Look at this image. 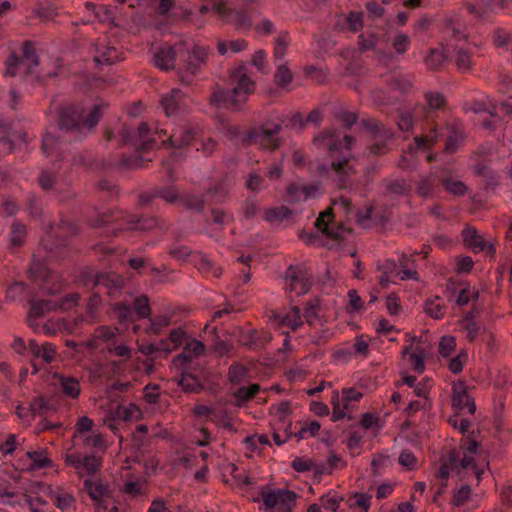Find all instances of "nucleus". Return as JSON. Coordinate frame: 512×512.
<instances>
[{"label": "nucleus", "mask_w": 512, "mask_h": 512, "mask_svg": "<svg viewBox=\"0 0 512 512\" xmlns=\"http://www.w3.org/2000/svg\"><path fill=\"white\" fill-rule=\"evenodd\" d=\"M90 225L102 229L106 237H128L132 232H146L154 228L163 231L158 219L139 217L119 209L98 214L95 219L90 221Z\"/></svg>", "instance_id": "obj_9"}, {"label": "nucleus", "mask_w": 512, "mask_h": 512, "mask_svg": "<svg viewBox=\"0 0 512 512\" xmlns=\"http://www.w3.org/2000/svg\"><path fill=\"white\" fill-rule=\"evenodd\" d=\"M227 189L219 183L210 187L204 195L185 193L180 195L174 185H162L152 191L142 193L139 197L140 206H149L156 198H162L167 203H179L191 210L202 211L205 205L220 203L225 200Z\"/></svg>", "instance_id": "obj_8"}, {"label": "nucleus", "mask_w": 512, "mask_h": 512, "mask_svg": "<svg viewBox=\"0 0 512 512\" xmlns=\"http://www.w3.org/2000/svg\"><path fill=\"white\" fill-rule=\"evenodd\" d=\"M467 9L470 14L483 19L498 11L512 13V0H474L467 4Z\"/></svg>", "instance_id": "obj_28"}, {"label": "nucleus", "mask_w": 512, "mask_h": 512, "mask_svg": "<svg viewBox=\"0 0 512 512\" xmlns=\"http://www.w3.org/2000/svg\"><path fill=\"white\" fill-rule=\"evenodd\" d=\"M291 212L288 208L281 206L276 208L268 209L265 212V218L266 220L270 222H277L284 220L290 216Z\"/></svg>", "instance_id": "obj_61"}, {"label": "nucleus", "mask_w": 512, "mask_h": 512, "mask_svg": "<svg viewBox=\"0 0 512 512\" xmlns=\"http://www.w3.org/2000/svg\"><path fill=\"white\" fill-rule=\"evenodd\" d=\"M208 53L204 47L196 46L190 52L184 51L182 43H176L174 46L167 44L161 45L154 54L155 65L162 70L175 69L178 61H184L187 69L186 74H181V81L187 84L191 83L188 74L195 75L202 64L205 63Z\"/></svg>", "instance_id": "obj_10"}, {"label": "nucleus", "mask_w": 512, "mask_h": 512, "mask_svg": "<svg viewBox=\"0 0 512 512\" xmlns=\"http://www.w3.org/2000/svg\"><path fill=\"white\" fill-rule=\"evenodd\" d=\"M26 456L29 460V468L31 470L50 468L53 465L51 458L44 449L27 451Z\"/></svg>", "instance_id": "obj_46"}, {"label": "nucleus", "mask_w": 512, "mask_h": 512, "mask_svg": "<svg viewBox=\"0 0 512 512\" xmlns=\"http://www.w3.org/2000/svg\"><path fill=\"white\" fill-rule=\"evenodd\" d=\"M440 180L444 190L453 196L461 197L468 191L458 172L448 162L440 168Z\"/></svg>", "instance_id": "obj_31"}, {"label": "nucleus", "mask_w": 512, "mask_h": 512, "mask_svg": "<svg viewBox=\"0 0 512 512\" xmlns=\"http://www.w3.org/2000/svg\"><path fill=\"white\" fill-rule=\"evenodd\" d=\"M245 186L252 192H259L266 186L265 179L259 171L251 170L246 176Z\"/></svg>", "instance_id": "obj_54"}, {"label": "nucleus", "mask_w": 512, "mask_h": 512, "mask_svg": "<svg viewBox=\"0 0 512 512\" xmlns=\"http://www.w3.org/2000/svg\"><path fill=\"white\" fill-rule=\"evenodd\" d=\"M363 27V14L361 12H350L337 17L335 28L342 32L356 33Z\"/></svg>", "instance_id": "obj_38"}, {"label": "nucleus", "mask_w": 512, "mask_h": 512, "mask_svg": "<svg viewBox=\"0 0 512 512\" xmlns=\"http://www.w3.org/2000/svg\"><path fill=\"white\" fill-rule=\"evenodd\" d=\"M453 397V407L461 412V413H469L473 414L475 412V404L468 394L467 386L464 381H457L453 384L452 387Z\"/></svg>", "instance_id": "obj_33"}, {"label": "nucleus", "mask_w": 512, "mask_h": 512, "mask_svg": "<svg viewBox=\"0 0 512 512\" xmlns=\"http://www.w3.org/2000/svg\"><path fill=\"white\" fill-rule=\"evenodd\" d=\"M275 80L276 83L281 87L288 85L292 80V73L283 63L277 64Z\"/></svg>", "instance_id": "obj_63"}, {"label": "nucleus", "mask_w": 512, "mask_h": 512, "mask_svg": "<svg viewBox=\"0 0 512 512\" xmlns=\"http://www.w3.org/2000/svg\"><path fill=\"white\" fill-rule=\"evenodd\" d=\"M433 386L432 379L428 377L422 378L415 388L413 389V394L417 396L418 398H423L428 400L429 391Z\"/></svg>", "instance_id": "obj_62"}, {"label": "nucleus", "mask_w": 512, "mask_h": 512, "mask_svg": "<svg viewBox=\"0 0 512 512\" xmlns=\"http://www.w3.org/2000/svg\"><path fill=\"white\" fill-rule=\"evenodd\" d=\"M318 305L315 301H309L305 305L304 313H301V309L294 305L290 311L285 314L274 315L273 324L281 331L282 334L287 333L285 328L292 331L297 330L302 324L304 317L306 321L311 324L312 321L317 317Z\"/></svg>", "instance_id": "obj_17"}, {"label": "nucleus", "mask_w": 512, "mask_h": 512, "mask_svg": "<svg viewBox=\"0 0 512 512\" xmlns=\"http://www.w3.org/2000/svg\"><path fill=\"white\" fill-rule=\"evenodd\" d=\"M418 257L419 253L407 254L403 253L398 260L401 281L413 280L419 281L420 276L418 273Z\"/></svg>", "instance_id": "obj_36"}, {"label": "nucleus", "mask_w": 512, "mask_h": 512, "mask_svg": "<svg viewBox=\"0 0 512 512\" xmlns=\"http://www.w3.org/2000/svg\"><path fill=\"white\" fill-rule=\"evenodd\" d=\"M271 339L272 336L270 332L250 328L244 332L242 342L251 348H261L269 343Z\"/></svg>", "instance_id": "obj_43"}, {"label": "nucleus", "mask_w": 512, "mask_h": 512, "mask_svg": "<svg viewBox=\"0 0 512 512\" xmlns=\"http://www.w3.org/2000/svg\"><path fill=\"white\" fill-rule=\"evenodd\" d=\"M315 226L322 234L335 240L344 238L348 232V229L343 224H339L334 220L331 209L319 214L315 221Z\"/></svg>", "instance_id": "obj_32"}, {"label": "nucleus", "mask_w": 512, "mask_h": 512, "mask_svg": "<svg viewBox=\"0 0 512 512\" xmlns=\"http://www.w3.org/2000/svg\"><path fill=\"white\" fill-rule=\"evenodd\" d=\"M464 243L474 252H486L489 255L495 253V247L492 243L484 239V237L472 226H467L462 231Z\"/></svg>", "instance_id": "obj_34"}, {"label": "nucleus", "mask_w": 512, "mask_h": 512, "mask_svg": "<svg viewBox=\"0 0 512 512\" xmlns=\"http://www.w3.org/2000/svg\"><path fill=\"white\" fill-rule=\"evenodd\" d=\"M248 43L244 39H217V51L221 56L231 57L233 54L244 51Z\"/></svg>", "instance_id": "obj_45"}, {"label": "nucleus", "mask_w": 512, "mask_h": 512, "mask_svg": "<svg viewBox=\"0 0 512 512\" xmlns=\"http://www.w3.org/2000/svg\"><path fill=\"white\" fill-rule=\"evenodd\" d=\"M441 180L440 171L432 172L430 175L422 177L417 184V191L423 197H431L440 191Z\"/></svg>", "instance_id": "obj_41"}, {"label": "nucleus", "mask_w": 512, "mask_h": 512, "mask_svg": "<svg viewBox=\"0 0 512 512\" xmlns=\"http://www.w3.org/2000/svg\"><path fill=\"white\" fill-rule=\"evenodd\" d=\"M461 326L469 342L476 341L485 331V327L477 320L472 311L467 312L462 318Z\"/></svg>", "instance_id": "obj_39"}, {"label": "nucleus", "mask_w": 512, "mask_h": 512, "mask_svg": "<svg viewBox=\"0 0 512 512\" xmlns=\"http://www.w3.org/2000/svg\"><path fill=\"white\" fill-rule=\"evenodd\" d=\"M403 355L408 356L409 364L416 372L422 373L424 371V359L420 352L411 351V346H406L403 350Z\"/></svg>", "instance_id": "obj_56"}, {"label": "nucleus", "mask_w": 512, "mask_h": 512, "mask_svg": "<svg viewBox=\"0 0 512 512\" xmlns=\"http://www.w3.org/2000/svg\"><path fill=\"white\" fill-rule=\"evenodd\" d=\"M94 60L99 64H113L120 60V56L115 47L110 46L105 40L99 41L95 45Z\"/></svg>", "instance_id": "obj_42"}, {"label": "nucleus", "mask_w": 512, "mask_h": 512, "mask_svg": "<svg viewBox=\"0 0 512 512\" xmlns=\"http://www.w3.org/2000/svg\"><path fill=\"white\" fill-rule=\"evenodd\" d=\"M295 498V493L287 490L262 493L263 504L269 512H290L295 505Z\"/></svg>", "instance_id": "obj_24"}, {"label": "nucleus", "mask_w": 512, "mask_h": 512, "mask_svg": "<svg viewBox=\"0 0 512 512\" xmlns=\"http://www.w3.org/2000/svg\"><path fill=\"white\" fill-rule=\"evenodd\" d=\"M95 338L104 341L106 343L105 348L110 354L119 357L121 362L130 359L132 349L123 342L122 338L115 333L114 329L102 326L96 330Z\"/></svg>", "instance_id": "obj_22"}, {"label": "nucleus", "mask_w": 512, "mask_h": 512, "mask_svg": "<svg viewBox=\"0 0 512 512\" xmlns=\"http://www.w3.org/2000/svg\"><path fill=\"white\" fill-rule=\"evenodd\" d=\"M39 56L31 41L23 43L19 53H13L6 62V74L21 78H38Z\"/></svg>", "instance_id": "obj_14"}, {"label": "nucleus", "mask_w": 512, "mask_h": 512, "mask_svg": "<svg viewBox=\"0 0 512 512\" xmlns=\"http://www.w3.org/2000/svg\"><path fill=\"white\" fill-rule=\"evenodd\" d=\"M52 385L62 397L69 400H78L82 392L80 378L68 373H54Z\"/></svg>", "instance_id": "obj_26"}, {"label": "nucleus", "mask_w": 512, "mask_h": 512, "mask_svg": "<svg viewBox=\"0 0 512 512\" xmlns=\"http://www.w3.org/2000/svg\"><path fill=\"white\" fill-rule=\"evenodd\" d=\"M231 89L218 88L211 94V103L218 108L240 109L255 90V82L248 72V65L241 64L231 72Z\"/></svg>", "instance_id": "obj_11"}, {"label": "nucleus", "mask_w": 512, "mask_h": 512, "mask_svg": "<svg viewBox=\"0 0 512 512\" xmlns=\"http://www.w3.org/2000/svg\"><path fill=\"white\" fill-rule=\"evenodd\" d=\"M79 282L84 287L93 290L94 297L91 300L96 304L102 289L107 290V292L111 294L113 290L120 288L122 280L114 272L101 273L92 267H85L80 272Z\"/></svg>", "instance_id": "obj_15"}, {"label": "nucleus", "mask_w": 512, "mask_h": 512, "mask_svg": "<svg viewBox=\"0 0 512 512\" xmlns=\"http://www.w3.org/2000/svg\"><path fill=\"white\" fill-rule=\"evenodd\" d=\"M449 58H452L451 50L449 47L441 49H431L429 54L425 57L426 65L431 69H439Z\"/></svg>", "instance_id": "obj_48"}, {"label": "nucleus", "mask_w": 512, "mask_h": 512, "mask_svg": "<svg viewBox=\"0 0 512 512\" xmlns=\"http://www.w3.org/2000/svg\"><path fill=\"white\" fill-rule=\"evenodd\" d=\"M478 451V443L474 439H467L460 449L449 452L439 468L438 474L441 480H447L451 473H455L466 483L461 485L452 498L454 506H461L468 499L473 481L479 483L485 473V466L475 461Z\"/></svg>", "instance_id": "obj_6"}, {"label": "nucleus", "mask_w": 512, "mask_h": 512, "mask_svg": "<svg viewBox=\"0 0 512 512\" xmlns=\"http://www.w3.org/2000/svg\"><path fill=\"white\" fill-rule=\"evenodd\" d=\"M424 310L430 317L441 319L447 311V306L442 302L440 297H434L426 300Z\"/></svg>", "instance_id": "obj_52"}, {"label": "nucleus", "mask_w": 512, "mask_h": 512, "mask_svg": "<svg viewBox=\"0 0 512 512\" xmlns=\"http://www.w3.org/2000/svg\"><path fill=\"white\" fill-rule=\"evenodd\" d=\"M85 370L92 384L103 385L120 373L122 364L114 360L95 359Z\"/></svg>", "instance_id": "obj_18"}, {"label": "nucleus", "mask_w": 512, "mask_h": 512, "mask_svg": "<svg viewBox=\"0 0 512 512\" xmlns=\"http://www.w3.org/2000/svg\"><path fill=\"white\" fill-rule=\"evenodd\" d=\"M361 398L362 393L354 388L344 389L341 396L334 392L331 399L333 406L332 421L337 422L343 419L346 415L345 411L354 409Z\"/></svg>", "instance_id": "obj_25"}, {"label": "nucleus", "mask_w": 512, "mask_h": 512, "mask_svg": "<svg viewBox=\"0 0 512 512\" xmlns=\"http://www.w3.org/2000/svg\"><path fill=\"white\" fill-rule=\"evenodd\" d=\"M321 506L330 512H337L340 505V498L335 493H327L320 499Z\"/></svg>", "instance_id": "obj_64"}, {"label": "nucleus", "mask_w": 512, "mask_h": 512, "mask_svg": "<svg viewBox=\"0 0 512 512\" xmlns=\"http://www.w3.org/2000/svg\"><path fill=\"white\" fill-rule=\"evenodd\" d=\"M42 492L62 512H70L76 505L74 491L70 487L60 484H47L43 486Z\"/></svg>", "instance_id": "obj_23"}, {"label": "nucleus", "mask_w": 512, "mask_h": 512, "mask_svg": "<svg viewBox=\"0 0 512 512\" xmlns=\"http://www.w3.org/2000/svg\"><path fill=\"white\" fill-rule=\"evenodd\" d=\"M0 291H5L7 300L29 301V326L36 332H43L44 334H53L56 331L49 324L41 321V318L44 317L47 312L57 309L69 310L77 306L80 300L79 295L75 293L67 294L61 298L38 300L30 288L26 287L23 282L18 281L13 282L7 287L0 283Z\"/></svg>", "instance_id": "obj_7"}, {"label": "nucleus", "mask_w": 512, "mask_h": 512, "mask_svg": "<svg viewBox=\"0 0 512 512\" xmlns=\"http://www.w3.org/2000/svg\"><path fill=\"white\" fill-rule=\"evenodd\" d=\"M107 103L99 101L91 106L71 105L61 107L56 122L58 134L47 131L42 139L43 153L53 159V170L42 171L39 184L45 191L61 192L62 183L66 184V168L80 162V158L70 156L66 141L80 140L94 128L107 108Z\"/></svg>", "instance_id": "obj_3"}, {"label": "nucleus", "mask_w": 512, "mask_h": 512, "mask_svg": "<svg viewBox=\"0 0 512 512\" xmlns=\"http://www.w3.org/2000/svg\"><path fill=\"white\" fill-rule=\"evenodd\" d=\"M170 317L167 315H159L154 318H149V325L146 328L148 334L158 335L164 328L169 326Z\"/></svg>", "instance_id": "obj_55"}, {"label": "nucleus", "mask_w": 512, "mask_h": 512, "mask_svg": "<svg viewBox=\"0 0 512 512\" xmlns=\"http://www.w3.org/2000/svg\"><path fill=\"white\" fill-rule=\"evenodd\" d=\"M143 398L148 404H156L160 397L158 384L149 383L142 389Z\"/></svg>", "instance_id": "obj_60"}, {"label": "nucleus", "mask_w": 512, "mask_h": 512, "mask_svg": "<svg viewBox=\"0 0 512 512\" xmlns=\"http://www.w3.org/2000/svg\"><path fill=\"white\" fill-rule=\"evenodd\" d=\"M282 124L292 128H302L306 124V119L301 113H295L290 118L282 119L281 123L267 121L264 125L253 128L246 135L245 140L261 149L274 151L280 147L282 142V137L279 135Z\"/></svg>", "instance_id": "obj_12"}, {"label": "nucleus", "mask_w": 512, "mask_h": 512, "mask_svg": "<svg viewBox=\"0 0 512 512\" xmlns=\"http://www.w3.org/2000/svg\"><path fill=\"white\" fill-rule=\"evenodd\" d=\"M319 194V187L312 184L292 183L288 186L287 197L292 202H301L316 198Z\"/></svg>", "instance_id": "obj_37"}, {"label": "nucleus", "mask_w": 512, "mask_h": 512, "mask_svg": "<svg viewBox=\"0 0 512 512\" xmlns=\"http://www.w3.org/2000/svg\"><path fill=\"white\" fill-rule=\"evenodd\" d=\"M12 347L19 354L23 353L25 350H29L36 360L42 359L44 363H51L56 355L54 345L51 343H43L40 345L35 340H30L28 347H26L24 341L18 338L14 340Z\"/></svg>", "instance_id": "obj_30"}, {"label": "nucleus", "mask_w": 512, "mask_h": 512, "mask_svg": "<svg viewBox=\"0 0 512 512\" xmlns=\"http://www.w3.org/2000/svg\"><path fill=\"white\" fill-rule=\"evenodd\" d=\"M312 285V273L305 265H291L286 271V290L296 296L309 291Z\"/></svg>", "instance_id": "obj_19"}, {"label": "nucleus", "mask_w": 512, "mask_h": 512, "mask_svg": "<svg viewBox=\"0 0 512 512\" xmlns=\"http://www.w3.org/2000/svg\"><path fill=\"white\" fill-rule=\"evenodd\" d=\"M205 345L196 339L188 340L182 352L174 359L175 365L181 368L195 369L202 366V358L205 357Z\"/></svg>", "instance_id": "obj_20"}, {"label": "nucleus", "mask_w": 512, "mask_h": 512, "mask_svg": "<svg viewBox=\"0 0 512 512\" xmlns=\"http://www.w3.org/2000/svg\"><path fill=\"white\" fill-rule=\"evenodd\" d=\"M501 115L512 117V104L509 102H501L493 106L492 110H489V118L483 120L482 125L488 130H492L497 127L501 121Z\"/></svg>", "instance_id": "obj_40"}, {"label": "nucleus", "mask_w": 512, "mask_h": 512, "mask_svg": "<svg viewBox=\"0 0 512 512\" xmlns=\"http://www.w3.org/2000/svg\"><path fill=\"white\" fill-rule=\"evenodd\" d=\"M399 130L413 134V141L403 151L401 166L412 169L414 155L426 153L428 162H444V157L456 153L465 143V129L458 119L450 117L440 93H427L426 105L401 109L396 116Z\"/></svg>", "instance_id": "obj_2"}, {"label": "nucleus", "mask_w": 512, "mask_h": 512, "mask_svg": "<svg viewBox=\"0 0 512 512\" xmlns=\"http://www.w3.org/2000/svg\"><path fill=\"white\" fill-rule=\"evenodd\" d=\"M359 47L361 51L373 50L376 53H382V40L373 32H364L359 36Z\"/></svg>", "instance_id": "obj_49"}, {"label": "nucleus", "mask_w": 512, "mask_h": 512, "mask_svg": "<svg viewBox=\"0 0 512 512\" xmlns=\"http://www.w3.org/2000/svg\"><path fill=\"white\" fill-rule=\"evenodd\" d=\"M30 279L39 286L43 293L56 295L62 290L63 283L44 260L34 256L29 268Z\"/></svg>", "instance_id": "obj_16"}, {"label": "nucleus", "mask_w": 512, "mask_h": 512, "mask_svg": "<svg viewBox=\"0 0 512 512\" xmlns=\"http://www.w3.org/2000/svg\"><path fill=\"white\" fill-rule=\"evenodd\" d=\"M160 108L164 115L171 119L166 127L159 123L152 127L147 122H142L135 127L123 125L121 127V142L134 148L131 155H123L119 166L123 168H142L145 162L152 158L150 152L161 145H169L174 150L171 153V161L178 162L183 157L182 149L193 146L196 151L210 154L215 149L216 142L211 138H205L199 129L182 123V116L188 108V98L178 88L172 89L163 95L160 100Z\"/></svg>", "instance_id": "obj_1"}, {"label": "nucleus", "mask_w": 512, "mask_h": 512, "mask_svg": "<svg viewBox=\"0 0 512 512\" xmlns=\"http://www.w3.org/2000/svg\"><path fill=\"white\" fill-rule=\"evenodd\" d=\"M26 227L19 221H13L9 234L10 244L14 247L21 246L25 241Z\"/></svg>", "instance_id": "obj_53"}, {"label": "nucleus", "mask_w": 512, "mask_h": 512, "mask_svg": "<svg viewBox=\"0 0 512 512\" xmlns=\"http://www.w3.org/2000/svg\"><path fill=\"white\" fill-rule=\"evenodd\" d=\"M364 127L371 136L372 142L369 146L370 153L374 155L384 154L388 151V144L393 138V133L383 124L375 120H365Z\"/></svg>", "instance_id": "obj_21"}, {"label": "nucleus", "mask_w": 512, "mask_h": 512, "mask_svg": "<svg viewBox=\"0 0 512 512\" xmlns=\"http://www.w3.org/2000/svg\"><path fill=\"white\" fill-rule=\"evenodd\" d=\"M78 225L70 219L62 218L57 226L50 224L40 240L41 247L50 258H62L68 245V238L78 233Z\"/></svg>", "instance_id": "obj_13"}, {"label": "nucleus", "mask_w": 512, "mask_h": 512, "mask_svg": "<svg viewBox=\"0 0 512 512\" xmlns=\"http://www.w3.org/2000/svg\"><path fill=\"white\" fill-rule=\"evenodd\" d=\"M259 390L260 387L258 384H252L249 387L242 386L238 388L234 395L239 402H247L252 399L259 392Z\"/></svg>", "instance_id": "obj_58"}, {"label": "nucleus", "mask_w": 512, "mask_h": 512, "mask_svg": "<svg viewBox=\"0 0 512 512\" xmlns=\"http://www.w3.org/2000/svg\"><path fill=\"white\" fill-rule=\"evenodd\" d=\"M115 311L121 322H133L135 314L140 318H146L150 314L148 298L140 296L133 299V306L127 303H116Z\"/></svg>", "instance_id": "obj_29"}, {"label": "nucleus", "mask_w": 512, "mask_h": 512, "mask_svg": "<svg viewBox=\"0 0 512 512\" xmlns=\"http://www.w3.org/2000/svg\"><path fill=\"white\" fill-rule=\"evenodd\" d=\"M450 47H453L452 52L457 67L463 71L468 70L471 65V55L470 51L465 47V44L455 46L451 44L449 48Z\"/></svg>", "instance_id": "obj_51"}, {"label": "nucleus", "mask_w": 512, "mask_h": 512, "mask_svg": "<svg viewBox=\"0 0 512 512\" xmlns=\"http://www.w3.org/2000/svg\"><path fill=\"white\" fill-rule=\"evenodd\" d=\"M315 141L328 148L330 157L328 176L334 179L340 189L347 190V193L364 196V191L358 189L356 161L350 153L355 143L354 138L341 132L325 131L317 136Z\"/></svg>", "instance_id": "obj_5"}, {"label": "nucleus", "mask_w": 512, "mask_h": 512, "mask_svg": "<svg viewBox=\"0 0 512 512\" xmlns=\"http://www.w3.org/2000/svg\"><path fill=\"white\" fill-rule=\"evenodd\" d=\"M116 413L124 421H137L142 417V410L134 403L119 404Z\"/></svg>", "instance_id": "obj_50"}, {"label": "nucleus", "mask_w": 512, "mask_h": 512, "mask_svg": "<svg viewBox=\"0 0 512 512\" xmlns=\"http://www.w3.org/2000/svg\"><path fill=\"white\" fill-rule=\"evenodd\" d=\"M213 7L217 14L227 22L236 26L237 29H250L252 21L246 10L231 9L223 0H213Z\"/></svg>", "instance_id": "obj_27"}, {"label": "nucleus", "mask_w": 512, "mask_h": 512, "mask_svg": "<svg viewBox=\"0 0 512 512\" xmlns=\"http://www.w3.org/2000/svg\"><path fill=\"white\" fill-rule=\"evenodd\" d=\"M378 269L382 273L380 276V283L382 286H386L389 282H395V280H401L399 263L395 260H385L378 266Z\"/></svg>", "instance_id": "obj_44"}, {"label": "nucleus", "mask_w": 512, "mask_h": 512, "mask_svg": "<svg viewBox=\"0 0 512 512\" xmlns=\"http://www.w3.org/2000/svg\"><path fill=\"white\" fill-rule=\"evenodd\" d=\"M74 441L76 449L65 455V463L79 477H87L83 488L98 509L108 510L113 505L108 483L95 477L102 467V456L107 449L103 434L94 421L80 417L75 424Z\"/></svg>", "instance_id": "obj_4"}, {"label": "nucleus", "mask_w": 512, "mask_h": 512, "mask_svg": "<svg viewBox=\"0 0 512 512\" xmlns=\"http://www.w3.org/2000/svg\"><path fill=\"white\" fill-rule=\"evenodd\" d=\"M410 38L408 35L397 32L392 38V46L398 54H403L410 46Z\"/></svg>", "instance_id": "obj_59"}, {"label": "nucleus", "mask_w": 512, "mask_h": 512, "mask_svg": "<svg viewBox=\"0 0 512 512\" xmlns=\"http://www.w3.org/2000/svg\"><path fill=\"white\" fill-rule=\"evenodd\" d=\"M183 372L178 381L179 386L186 392H198L203 388V367L195 369L182 368Z\"/></svg>", "instance_id": "obj_35"}, {"label": "nucleus", "mask_w": 512, "mask_h": 512, "mask_svg": "<svg viewBox=\"0 0 512 512\" xmlns=\"http://www.w3.org/2000/svg\"><path fill=\"white\" fill-rule=\"evenodd\" d=\"M454 296L455 303L459 307H464L471 302H476L479 297V293L477 290H475L474 287L466 283L459 285V288H457V291L454 293Z\"/></svg>", "instance_id": "obj_47"}, {"label": "nucleus", "mask_w": 512, "mask_h": 512, "mask_svg": "<svg viewBox=\"0 0 512 512\" xmlns=\"http://www.w3.org/2000/svg\"><path fill=\"white\" fill-rule=\"evenodd\" d=\"M247 369L238 363H234L229 368V380L233 384H240L242 383L246 377H247Z\"/></svg>", "instance_id": "obj_57"}]
</instances>
